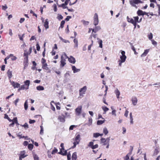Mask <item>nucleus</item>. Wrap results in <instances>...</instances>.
Returning <instances> with one entry per match:
<instances>
[{
  "mask_svg": "<svg viewBox=\"0 0 160 160\" xmlns=\"http://www.w3.org/2000/svg\"><path fill=\"white\" fill-rule=\"evenodd\" d=\"M101 142L102 143H103L106 142V139L103 138H102L101 139Z\"/></svg>",
  "mask_w": 160,
  "mask_h": 160,
  "instance_id": "nucleus-53",
  "label": "nucleus"
},
{
  "mask_svg": "<svg viewBox=\"0 0 160 160\" xmlns=\"http://www.w3.org/2000/svg\"><path fill=\"white\" fill-rule=\"evenodd\" d=\"M102 109L104 111V113L105 114L106 112L109 110V108L106 106H103L102 107Z\"/></svg>",
  "mask_w": 160,
  "mask_h": 160,
  "instance_id": "nucleus-26",
  "label": "nucleus"
},
{
  "mask_svg": "<svg viewBox=\"0 0 160 160\" xmlns=\"http://www.w3.org/2000/svg\"><path fill=\"white\" fill-rule=\"evenodd\" d=\"M48 24L49 23L48 21V19H47L45 20L44 23V26L45 27L46 29L49 28Z\"/></svg>",
  "mask_w": 160,
  "mask_h": 160,
  "instance_id": "nucleus-20",
  "label": "nucleus"
},
{
  "mask_svg": "<svg viewBox=\"0 0 160 160\" xmlns=\"http://www.w3.org/2000/svg\"><path fill=\"white\" fill-rule=\"evenodd\" d=\"M126 57L120 56V60L124 62L126 60Z\"/></svg>",
  "mask_w": 160,
  "mask_h": 160,
  "instance_id": "nucleus-40",
  "label": "nucleus"
},
{
  "mask_svg": "<svg viewBox=\"0 0 160 160\" xmlns=\"http://www.w3.org/2000/svg\"><path fill=\"white\" fill-rule=\"evenodd\" d=\"M33 156L34 159V160H39V157L34 153H33Z\"/></svg>",
  "mask_w": 160,
  "mask_h": 160,
  "instance_id": "nucleus-31",
  "label": "nucleus"
},
{
  "mask_svg": "<svg viewBox=\"0 0 160 160\" xmlns=\"http://www.w3.org/2000/svg\"><path fill=\"white\" fill-rule=\"evenodd\" d=\"M93 142H89V144H88V146L89 147H91V148L93 146Z\"/></svg>",
  "mask_w": 160,
  "mask_h": 160,
  "instance_id": "nucleus-55",
  "label": "nucleus"
},
{
  "mask_svg": "<svg viewBox=\"0 0 160 160\" xmlns=\"http://www.w3.org/2000/svg\"><path fill=\"white\" fill-rule=\"evenodd\" d=\"M25 151H21L19 154V156L21 157V158H24L26 157L27 155H25Z\"/></svg>",
  "mask_w": 160,
  "mask_h": 160,
  "instance_id": "nucleus-19",
  "label": "nucleus"
},
{
  "mask_svg": "<svg viewBox=\"0 0 160 160\" xmlns=\"http://www.w3.org/2000/svg\"><path fill=\"white\" fill-rule=\"evenodd\" d=\"M65 118H70L71 115L70 113H69L68 112H65Z\"/></svg>",
  "mask_w": 160,
  "mask_h": 160,
  "instance_id": "nucleus-35",
  "label": "nucleus"
},
{
  "mask_svg": "<svg viewBox=\"0 0 160 160\" xmlns=\"http://www.w3.org/2000/svg\"><path fill=\"white\" fill-rule=\"evenodd\" d=\"M13 122H14V123L17 124V125H19V124L18 123L17 119V118H14L13 120H12Z\"/></svg>",
  "mask_w": 160,
  "mask_h": 160,
  "instance_id": "nucleus-45",
  "label": "nucleus"
},
{
  "mask_svg": "<svg viewBox=\"0 0 160 160\" xmlns=\"http://www.w3.org/2000/svg\"><path fill=\"white\" fill-rule=\"evenodd\" d=\"M24 84L28 86L29 88V86L30 84V81L29 80H27L24 82Z\"/></svg>",
  "mask_w": 160,
  "mask_h": 160,
  "instance_id": "nucleus-29",
  "label": "nucleus"
},
{
  "mask_svg": "<svg viewBox=\"0 0 160 160\" xmlns=\"http://www.w3.org/2000/svg\"><path fill=\"white\" fill-rule=\"evenodd\" d=\"M76 126L75 125H72L70 127L69 129L70 130H73L74 128H76Z\"/></svg>",
  "mask_w": 160,
  "mask_h": 160,
  "instance_id": "nucleus-50",
  "label": "nucleus"
},
{
  "mask_svg": "<svg viewBox=\"0 0 160 160\" xmlns=\"http://www.w3.org/2000/svg\"><path fill=\"white\" fill-rule=\"evenodd\" d=\"M70 75L69 73L68 72H67L64 74V77L66 78H68Z\"/></svg>",
  "mask_w": 160,
  "mask_h": 160,
  "instance_id": "nucleus-59",
  "label": "nucleus"
},
{
  "mask_svg": "<svg viewBox=\"0 0 160 160\" xmlns=\"http://www.w3.org/2000/svg\"><path fill=\"white\" fill-rule=\"evenodd\" d=\"M36 48H37V50L38 51H39L40 50V47L39 44L38 43H37L36 44Z\"/></svg>",
  "mask_w": 160,
  "mask_h": 160,
  "instance_id": "nucleus-58",
  "label": "nucleus"
},
{
  "mask_svg": "<svg viewBox=\"0 0 160 160\" xmlns=\"http://www.w3.org/2000/svg\"><path fill=\"white\" fill-rule=\"evenodd\" d=\"M139 0H130L129 1L130 4L133 7L137 8V7L135 5L138 3Z\"/></svg>",
  "mask_w": 160,
  "mask_h": 160,
  "instance_id": "nucleus-7",
  "label": "nucleus"
},
{
  "mask_svg": "<svg viewBox=\"0 0 160 160\" xmlns=\"http://www.w3.org/2000/svg\"><path fill=\"white\" fill-rule=\"evenodd\" d=\"M8 57H10V58H11V59L12 61L15 60L17 58L15 56H14L13 54H11Z\"/></svg>",
  "mask_w": 160,
  "mask_h": 160,
  "instance_id": "nucleus-22",
  "label": "nucleus"
},
{
  "mask_svg": "<svg viewBox=\"0 0 160 160\" xmlns=\"http://www.w3.org/2000/svg\"><path fill=\"white\" fill-rule=\"evenodd\" d=\"M53 7L54 8V11L55 12H56L57 10V6H56V4H54L53 5Z\"/></svg>",
  "mask_w": 160,
  "mask_h": 160,
  "instance_id": "nucleus-57",
  "label": "nucleus"
},
{
  "mask_svg": "<svg viewBox=\"0 0 160 160\" xmlns=\"http://www.w3.org/2000/svg\"><path fill=\"white\" fill-rule=\"evenodd\" d=\"M103 132L105 135H107L108 132L107 129V128L105 127L103 128Z\"/></svg>",
  "mask_w": 160,
  "mask_h": 160,
  "instance_id": "nucleus-42",
  "label": "nucleus"
},
{
  "mask_svg": "<svg viewBox=\"0 0 160 160\" xmlns=\"http://www.w3.org/2000/svg\"><path fill=\"white\" fill-rule=\"evenodd\" d=\"M82 106H79L76 108L75 110V113L76 116H79L82 112Z\"/></svg>",
  "mask_w": 160,
  "mask_h": 160,
  "instance_id": "nucleus-3",
  "label": "nucleus"
},
{
  "mask_svg": "<svg viewBox=\"0 0 160 160\" xmlns=\"http://www.w3.org/2000/svg\"><path fill=\"white\" fill-rule=\"evenodd\" d=\"M93 136V137L97 138L100 136V133H94Z\"/></svg>",
  "mask_w": 160,
  "mask_h": 160,
  "instance_id": "nucleus-47",
  "label": "nucleus"
},
{
  "mask_svg": "<svg viewBox=\"0 0 160 160\" xmlns=\"http://www.w3.org/2000/svg\"><path fill=\"white\" fill-rule=\"evenodd\" d=\"M102 40L101 39H99L98 41V43L99 45V47L101 48H102Z\"/></svg>",
  "mask_w": 160,
  "mask_h": 160,
  "instance_id": "nucleus-46",
  "label": "nucleus"
},
{
  "mask_svg": "<svg viewBox=\"0 0 160 160\" xmlns=\"http://www.w3.org/2000/svg\"><path fill=\"white\" fill-rule=\"evenodd\" d=\"M104 122V121H102V120H98L97 121V124L98 125H100L102 123H103Z\"/></svg>",
  "mask_w": 160,
  "mask_h": 160,
  "instance_id": "nucleus-43",
  "label": "nucleus"
},
{
  "mask_svg": "<svg viewBox=\"0 0 160 160\" xmlns=\"http://www.w3.org/2000/svg\"><path fill=\"white\" fill-rule=\"evenodd\" d=\"M133 18L135 23H138L139 17L138 16L134 17Z\"/></svg>",
  "mask_w": 160,
  "mask_h": 160,
  "instance_id": "nucleus-38",
  "label": "nucleus"
},
{
  "mask_svg": "<svg viewBox=\"0 0 160 160\" xmlns=\"http://www.w3.org/2000/svg\"><path fill=\"white\" fill-rule=\"evenodd\" d=\"M19 98H17L14 102V103L15 105L16 106H17V103L19 101Z\"/></svg>",
  "mask_w": 160,
  "mask_h": 160,
  "instance_id": "nucleus-60",
  "label": "nucleus"
},
{
  "mask_svg": "<svg viewBox=\"0 0 160 160\" xmlns=\"http://www.w3.org/2000/svg\"><path fill=\"white\" fill-rule=\"evenodd\" d=\"M28 149L30 150H31L33 149V145L32 144H28Z\"/></svg>",
  "mask_w": 160,
  "mask_h": 160,
  "instance_id": "nucleus-30",
  "label": "nucleus"
},
{
  "mask_svg": "<svg viewBox=\"0 0 160 160\" xmlns=\"http://www.w3.org/2000/svg\"><path fill=\"white\" fill-rule=\"evenodd\" d=\"M98 144H96L94 145H93V146H92V147L91 148L93 150L96 148H97L98 147Z\"/></svg>",
  "mask_w": 160,
  "mask_h": 160,
  "instance_id": "nucleus-51",
  "label": "nucleus"
},
{
  "mask_svg": "<svg viewBox=\"0 0 160 160\" xmlns=\"http://www.w3.org/2000/svg\"><path fill=\"white\" fill-rule=\"evenodd\" d=\"M65 21L62 20V22H61L60 26L59 28V29L60 28H63L64 25V24H65Z\"/></svg>",
  "mask_w": 160,
  "mask_h": 160,
  "instance_id": "nucleus-33",
  "label": "nucleus"
},
{
  "mask_svg": "<svg viewBox=\"0 0 160 160\" xmlns=\"http://www.w3.org/2000/svg\"><path fill=\"white\" fill-rule=\"evenodd\" d=\"M7 74L9 79H10L12 77V72L10 70H8Z\"/></svg>",
  "mask_w": 160,
  "mask_h": 160,
  "instance_id": "nucleus-24",
  "label": "nucleus"
},
{
  "mask_svg": "<svg viewBox=\"0 0 160 160\" xmlns=\"http://www.w3.org/2000/svg\"><path fill=\"white\" fill-rule=\"evenodd\" d=\"M28 86H27L26 85H25L24 84V85H21V87L19 88L18 89V91H20L22 90H24V89H28Z\"/></svg>",
  "mask_w": 160,
  "mask_h": 160,
  "instance_id": "nucleus-15",
  "label": "nucleus"
},
{
  "mask_svg": "<svg viewBox=\"0 0 160 160\" xmlns=\"http://www.w3.org/2000/svg\"><path fill=\"white\" fill-rule=\"evenodd\" d=\"M91 42H92L91 44L90 45H89L88 46V50L89 51L91 50V47L93 45V40H91Z\"/></svg>",
  "mask_w": 160,
  "mask_h": 160,
  "instance_id": "nucleus-41",
  "label": "nucleus"
},
{
  "mask_svg": "<svg viewBox=\"0 0 160 160\" xmlns=\"http://www.w3.org/2000/svg\"><path fill=\"white\" fill-rule=\"evenodd\" d=\"M46 60H45V59L43 58H42L41 60V63L42 64H43L44 63H46Z\"/></svg>",
  "mask_w": 160,
  "mask_h": 160,
  "instance_id": "nucleus-56",
  "label": "nucleus"
},
{
  "mask_svg": "<svg viewBox=\"0 0 160 160\" xmlns=\"http://www.w3.org/2000/svg\"><path fill=\"white\" fill-rule=\"evenodd\" d=\"M148 37L149 40H152V39L153 38L152 34V33H150L148 35Z\"/></svg>",
  "mask_w": 160,
  "mask_h": 160,
  "instance_id": "nucleus-44",
  "label": "nucleus"
},
{
  "mask_svg": "<svg viewBox=\"0 0 160 160\" xmlns=\"http://www.w3.org/2000/svg\"><path fill=\"white\" fill-rule=\"evenodd\" d=\"M77 158V153L76 152H74L72 156V160H76Z\"/></svg>",
  "mask_w": 160,
  "mask_h": 160,
  "instance_id": "nucleus-25",
  "label": "nucleus"
},
{
  "mask_svg": "<svg viewBox=\"0 0 160 160\" xmlns=\"http://www.w3.org/2000/svg\"><path fill=\"white\" fill-rule=\"evenodd\" d=\"M94 22L93 24L94 25L96 26L98 24L99 20L98 19V15L97 13H95L93 17Z\"/></svg>",
  "mask_w": 160,
  "mask_h": 160,
  "instance_id": "nucleus-5",
  "label": "nucleus"
},
{
  "mask_svg": "<svg viewBox=\"0 0 160 160\" xmlns=\"http://www.w3.org/2000/svg\"><path fill=\"white\" fill-rule=\"evenodd\" d=\"M129 44L131 46V48H132V49L133 51L134 52V54H137L138 53L136 52L135 49V48L133 46V45H132V43L130 42Z\"/></svg>",
  "mask_w": 160,
  "mask_h": 160,
  "instance_id": "nucleus-23",
  "label": "nucleus"
},
{
  "mask_svg": "<svg viewBox=\"0 0 160 160\" xmlns=\"http://www.w3.org/2000/svg\"><path fill=\"white\" fill-rule=\"evenodd\" d=\"M72 69L74 73L79 72L80 71V69L77 68L75 66L72 65Z\"/></svg>",
  "mask_w": 160,
  "mask_h": 160,
  "instance_id": "nucleus-12",
  "label": "nucleus"
},
{
  "mask_svg": "<svg viewBox=\"0 0 160 160\" xmlns=\"http://www.w3.org/2000/svg\"><path fill=\"white\" fill-rule=\"evenodd\" d=\"M151 41L152 42V44L154 45V46H156L157 45V42L155 41L154 40H153V39H152L151 40Z\"/></svg>",
  "mask_w": 160,
  "mask_h": 160,
  "instance_id": "nucleus-48",
  "label": "nucleus"
},
{
  "mask_svg": "<svg viewBox=\"0 0 160 160\" xmlns=\"http://www.w3.org/2000/svg\"><path fill=\"white\" fill-rule=\"evenodd\" d=\"M41 128V130L40 132V134H43V128L42 126H40Z\"/></svg>",
  "mask_w": 160,
  "mask_h": 160,
  "instance_id": "nucleus-49",
  "label": "nucleus"
},
{
  "mask_svg": "<svg viewBox=\"0 0 160 160\" xmlns=\"http://www.w3.org/2000/svg\"><path fill=\"white\" fill-rule=\"evenodd\" d=\"M92 119L91 118H88V122L87 123V124L88 126H90L92 124Z\"/></svg>",
  "mask_w": 160,
  "mask_h": 160,
  "instance_id": "nucleus-37",
  "label": "nucleus"
},
{
  "mask_svg": "<svg viewBox=\"0 0 160 160\" xmlns=\"http://www.w3.org/2000/svg\"><path fill=\"white\" fill-rule=\"evenodd\" d=\"M65 117L63 114L59 115L58 117V119L60 122H64L65 121Z\"/></svg>",
  "mask_w": 160,
  "mask_h": 160,
  "instance_id": "nucleus-9",
  "label": "nucleus"
},
{
  "mask_svg": "<svg viewBox=\"0 0 160 160\" xmlns=\"http://www.w3.org/2000/svg\"><path fill=\"white\" fill-rule=\"evenodd\" d=\"M116 111L115 110H113V111H112V115L114 116H116Z\"/></svg>",
  "mask_w": 160,
  "mask_h": 160,
  "instance_id": "nucleus-61",
  "label": "nucleus"
},
{
  "mask_svg": "<svg viewBox=\"0 0 160 160\" xmlns=\"http://www.w3.org/2000/svg\"><path fill=\"white\" fill-rule=\"evenodd\" d=\"M159 148L158 147H157L155 149V150L154 152V153L153 154V156H156L157 155L158 153H159Z\"/></svg>",
  "mask_w": 160,
  "mask_h": 160,
  "instance_id": "nucleus-16",
  "label": "nucleus"
},
{
  "mask_svg": "<svg viewBox=\"0 0 160 160\" xmlns=\"http://www.w3.org/2000/svg\"><path fill=\"white\" fill-rule=\"evenodd\" d=\"M42 68L43 69L46 71H48L49 70V68L48 67V64L46 63L42 64Z\"/></svg>",
  "mask_w": 160,
  "mask_h": 160,
  "instance_id": "nucleus-21",
  "label": "nucleus"
},
{
  "mask_svg": "<svg viewBox=\"0 0 160 160\" xmlns=\"http://www.w3.org/2000/svg\"><path fill=\"white\" fill-rule=\"evenodd\" d=\"M143 12L141 10H138L137 12V14L139 16L142 15L143 16Z\"/></svg>",
  "mask_w": 160,
  "mask_h": 160,
  "instance_id": "nucleus-28",
  "label": "nucleus"
},
{
  "mask_svg": "<svg viewBox=\"0 0 160 160\" xmlns=\"http://www.w3.org/2000/svg\"><path fill=\"white\" fill-rule=\"evenodd\" d=\"M101 29V27L99 26H96L94 29L91 28L92 32H97L98 31Z\"/></svg>",
  "mask_w": 160,
  "mask_h": 160,
  "instance_id": "nucleus-13",
  "label": "nucleus"
},
{
  "mask_svg": "<svg viewBox=\"0 0 160 160\" xmlns=\"http://www.w3.org/2000/svg\"><path fill=\"white\" fill-rule=\"evenodd\" d=\"M10 58V57H8L7 56L4 59V62H5V64H7V60L8 59H9V58Z\"/></svg>",
  "mask_w": 160,
  "mask_h": 160,
  "instance_id": "nucleus-62",
  "label": "nucleus"
},
{
  "mask_svg": "<svg viewBox=\"0 0 160 160\" xmlns=\"http://www.w3.org/2000/svg\"><path fill=\"white\" fill-rule=\"evenodd\" d=\"M58 151V150L56 148H54V149L52 150V154H54L55 153H56Z\"/></svg>",
  "mask_w": 160,
  "mask_h": 160,
  "instance_id": "nucleus-54",
  "label": "nucleus"
},
{
  "mask_svg": "<svg viewBox=\"0 0 160 160\" xmlns=\"http://www.w3.org/2000/svg\"><path fill=\"white\" fill-rule=\"evenodd\" d=\"M28 58L27 57L24 58V68L28 66Z\"/></svg>",
  "mask_w": 160,
  "mask_h": 160,
  "instance_id": "nucleus-18",
  "label": "nucleus"
},
{
  "mask_svg": "<svg viewBox=\"0 0 160 160\" xmlns=\"http://www.w3.org/2000/svg\"><path fill=\"white\" fill-rule=\"evenodd\" d=\"M114 92L116 95L117 98L118 99H119V95H120V93L118 88H116V89L115 90Z\"/></svg>",
  "mask_w": 160,
  "mask_h": 160,
  "instance_id": "nucleus-17",
  "label": "nucleus"
},
{
  "mask_svg": "<svg viewBox=\"0 0 160 160\" xmlns=\"http://www.w3.org/2000/svg\"><path fill=\"white\" fill-rule=\"evenodd\" d=\"M68 58V56H67L66 54L65 53L61 56L60 67L63 68L66 64V59Z\"/></svg>",
  "mask_w": 160,
  "mask_h": 160,
  "instance_id": "nucleus-1",
  "label": "nucleus"
},
{
  "mask_svg": "<svg viewBox=\"0 0 160 160\" xmlns=\"http://www.w3.org/2000/svg\"><path fill=\"white\" fill-rule=\"evenodd\" d=\"M60 147L61 148L60 149V152L59 153L63 155H66L67 154V151H64V152H62V150H64V144L63 143H61L60 145Z\"/></svg>",
  "mask_w": 160,
  "mask_h": 160,
  "instance_id": "nucleus-6",
  "label": "nucleus"
},
{
  "mask_svg": "<svg viewBox=\"0 0 160 160\" xmlns=\"http://www.w3.org/2000/svg\"><path fill=\"white\" fill-rule=\"evenodd\" d=\"M80 135L79 134H76L75 137L73 139V145L72 147V148H74L77 145L79 144L80 141Z\"/></svg>",
  "mask_w": 160,
  "mask_h": 160,
  "instance_id": "nucleus-2",
  "label": "nucleus"
},
{
  "mask_svg": "<svg viewBox=\"0 0 160 160\" xmlns=\"http://www.w3.org/2000/svg\"><path fill=\"white\" fill-rule=\"evenodd\" d=\"M149 51V49H146L144 50L143 53L141 55V57H144L146 56Z\"/></svg>",
  "mask_w": 160,
  "mask_h": 160,
  "instance_id": "nucleus-14",
  "label": "nucleus"
},
{
  "mask_svg": "<svg viewBox=\"0 0 160 160\" xmlns=\"http://www.w3.org/2000/svg\"><path fill=\"white\" fill-rule=\"evenodd\" d=\"M63 17L61 15H58L57 17V18L60 20L61 19H63Z\"/></svg>",
  "mask_w": 160,
  "mask_h": 160,
  "instance_id": "nucleus-52",
  "label": "nucleus"
},
{
  "mask_svg": "<svg viewBox=\"0 0 160 160\" xmlns=\"http://www.w3.org/2000/svg\"><path fill=\"white\" fill-rule=\"evenodd\" d=\"M21 126L24 127L26 129H27L28 128V125L27 123H25L24 125H21Z\"/></svg>",
  "mask_w": 160,
  "mask_h": 160,
  "instance_id": "nucleus-36",
  "label": "nucleus"
},
{
  "mask_svg": "<svg viewBox=\"0 0 160 160\" xmlns=\"http://www.w3.org/2000/svg\"><path fill=\"white\" fill-rule=\"evenodd\" d=\"M87 89V87L86 86H84L81 88L79 90V95L81 96H83V95L85 93Z\"/></svg>",
  "mask_w": 160,
  "mask_h": 160,
  "instance_id": "nucleus-4",
  "label": "nucleus"
},
{
  "mask_svg": "<svg viewBox=\"0 0 160 160\" xmlns=\"http://www.w3.org/2000/svg\"><path fill=\"white\" fill-rule=\"evenodd\" d=\"M59 38L64 43H69V41L68 40L63 39L61 37H59Z\"/></svg>",
  "mask_w": 160,
  "mask_h": 160,
  "instance_id": "nucleus-32",
  "label": "nucleus"
},
{
  "mask_svg": "<svg viewBox=\"0 0 160 160\" xmlns=\"http://www.w3.org/2000/svg\"><path fill=\"white\" fill-rule=\"evenodd\" d=\"M67 58L68 59V60L70 63L72 64L75 63L76 62L75 59L72 56H71L69 57H68V58Z\"/></svg>",
  "mask_w": 160,
  "mask_h": 160,
  "instance_id": "nucleus-10",
  "label": "nucleus"
},
{
  "mask_svg": "<svg viewBox=\"0 0 160 160\" xmlns=\"http://www.w3.org/2000/svg\"><path fill=\"white\" fill-rule=\"evenodd\" d=\"M157 6L158 7V15L160 16V5L159 4H158Z\"/></svg>",
  "mask_w": 160,
  "mask_h": 160,
  "instance_id": "nucleus-63",
  "label": "nucleus"
},
{
  "mask_svg": "<svg viewBox=\"0 0 160 160\" xmlns=\"http://www.w3.org/2000/svg\"><path fill=\"white\" fill-rule=\"evenodd\" d=\"M97 36V34H93L92 33L91 35L90 36V37L89 38V39H91V40H92V38L93 37L94 38H96Z\"/></svg>",
  "mask_w": 160,
  "mask_h": 160,
  "instance_id": "nucleus-34",
  "label": "nucleus"
},
{
  "mask_svg": "<svg viewBox=\"0 0 160 160\" xmlns=\"http://www.w3.org/2000/svg\"><path fill=\"white\" fill-rule=\"evenodd\" d=\"M131 101L132 102V104L134 106H135L136 105L138 102V99L136 97H132V98Z\"/></svg>",
  "mask_w": 160,
  "mask_h": 160,
  "instance_id": "nucleus-11",
  "label": "nucleus"
},
{
  "mask_svg": "<svg viewBox=\"0 0 160 160\" xmlns=\"http://www.w3.org/2000/svg\"><path fill=\"white\" fill-rule=\"evenodd\" d=\"M37 90L38 91H42L44 90V87L41 86H39L36 87Z\"/></svg>",
  "mask_w": 160,
  "mask_h": 160,
  "instance_id": "nucleus-27",
  "label": "nucleus"
},
{
  "mask_svg": "<svg viewBox=\"0 0 160 160\" xmlns=\"http://www.w3.org/2000/svg\"><path fill=\"white\" fill-rule=\"evenodd\" d=\"M67 159L68 160H70L71 159V154L69 153L67 155Z\"/></svg>",
  "mask_w": 160,
  "mask_h": 160,
  "instance_id": "nucleus-64",
  "label": "nucleus"
},
{
  "mask_svg": "<svg viewBox=\"0 0 160 160\" xmlns=\"http://www.w3.org/2000/svg\"><path fill=\"white\" fill-rule=\"evenodd\" d=\"M66 5V4H65V3H62L61 5H59V7H62L63 8L65 9L67 8L68 9V7L66 6H65Z\"/></svg>",
  "mask_w": 160,
  "mask_h": 160,
  "instance_id": "nucleus-39",
  "label": "nucleus"
},
{
  "mask_svg": "<svg viewBox=\"0 0 160 160\" xmlns=\"http://www.w3.org/2000/svg\"><path fill=\"white\" fill-rule=\"evenodd\" d=\"M10 82L11 83V84L13 87L14 88H18L20 86V84L17 82H15L13 81H11L10 80Z\"/></svg>",
  "mask_w": 160,
  "mask_h": 160,
  "instance_id": "nucleus-8",
  "label": "nucleus"
}]
</instances>
